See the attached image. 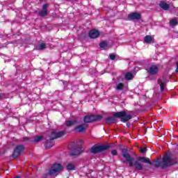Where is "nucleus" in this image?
<instances>
[{
    "label": "nucleus",
    "mask_w": 178,
    "mask_h": 178,
    "mask_svg": "<svg viewBox=\"0 0 178 178\" xmlns=\"http://www.w3.org/2000/svg\"><path fill=\"white\" fill-rule=\"evenodd\" d=\"M121 152L122 157L124 158L122 163H129L130 168H133V166H134L136 170H143V164L139 163L138 161H134V158H133L129 153L130 152V148L127 147L122 149Z\"/></svg>",
    "instance_id": "obj_1"
},
{
    "label": "nucleus",
    "mask_w": 178,
    "mask_h": 178,
    "mask_svg": "<svg viewBox=\"0 0 178 178\" xmlns=\"http://www.w3.org/2000/svg\"><path fill=\"white\" fill-rule=\"evenodd\" d=\"M65 134H66V132L63 131L57 132L55 129H53L51 131V134L49 139H47V142L45 143V148H52V147H54V143L51 141H53V140H56V138H60V137H63Z\"/></svg>",
    "instance_id": "obj_2"
},
{
    "label": "nucleus",
    "mask_w": 178,
    "mask_h": 178,
    "mask_svg": "<svg viewBox=\"0 0 178 178\" xmlns=\"http://www.w3.org/2000/svg\"><path fill=\"white\" fill-rule=\"evenodd\" d=\"M172 157L169 155H166L164 157H163V161L161 162L159 159H157L154 161V166L156 168H162V169H165V168H168V166H172V165H174V163H172Z\"/></svg>",
    "instance_id": "obj_3"
},
{
    "label": "nucleus",
    "mask_w": 178,
    "mask_h": 178,
    "mask_svg": "<svg viewBox=\"0 0 178 178\" xmlns=\"http://www.w3.org/2000/svg\"><path fill=\"white\" fill-rule=\"evenodd\" d=\"M62 170H63V166L60 163H54L45 176H58V173Z\"/></svg>",
    "instance_id": "obj_4"
},
{
    "label": "nucleus",
    "mask_w": 178,
    "mask_h": 178,
    "mask_svg": "<svg viewBox=\"0 0 178 178\" xmlns=\"http://www.w3.org/2000/svg\"><path fill=\"white\" fill-rule=\"evenodd\" d=\"M115 118H119L121 119V122L123 123H126V122H129L130 119L133 118L131 115L127 114L126 111L117 112L113 115Z\"/></svg>",
    "instance_id": "obj_5"
},
{
    "label": "nucleus",
    "mask_w": 178,
    "mask_h": 178,
    "mask_svg": "<svg viewBox=\"0 0 178 178\" xmlns=\"http://www.w3.org/2000/svg\"><path fill=\"white\" fill-rule=\"evenodd\" d=\"M146 72L150 76H156L159 73V65L156 64H149L146 67Z\"/></svg>",
    "instance_id": "obj_6"
},
{
    "label": "nucleus",
    "mask_w": 178,
    "mask_h": 178,
    "mask_svg": "<svg viewBox=\"0 0 178 178\" xmlns=\"http://www.w3.org/2000/svg\"><path fill=\"white\" fill-rule=\"evenodd\" d=\"M101 119H102V115H86L83 117V122L84 123H92V122H97Z\"/></svg>",
    "instance_id": "obj_7"
},
{
    "label": "nucleus",
    "mask_w": 178,
    "mask_h": 178,
    "mask_svg": "<svg viewBox=\"0 0 178 178\" xmlns=\"http://www.w3.org/2000/svg\"><path fill=\"white\" fill-rule=\"evenodd\" d=\"M109 148V145H102L99 146H93L90 149V152L92 154H98V152H102V151H105Z\"/></svg>",
    "instance_id": "obj_8"
},
{
    "label": "nucleus",
    "mask_w": 178,
    "mask_h": 178,
    "mask_svg": "<svg viewBox=\"0 0 178 178\" xmlns=\"http://www.w3.org/2000/svg\"><path fill=\"white\" fill-rule=\"evenodd\" d=\"M23 151H24V146L23 145H17L13 152V158H19Z\"/></svg>",
    "instance_id": "obj_9"
},
{
    "label": "nucleus",
    "mask_w": 178,
    "mask_h": 178,
    "mask_svg": "<svg viewBox=\"0 0 178 178\" xmlns=\"http://www.w3.org/2000/svg\"><path fill=\"white\" fill-rule=\"evenodd\" d=\"M168 83V79L166 77L163 76L162 78L159 79V86H160V90L162 92L165 91V88H166V83Z\"/></svg>",
    "instance_id": "obj_10"
},
{
    "label": "nucleus",
    "mask_w": 178,
    "mask_h": 178,
    "mask_svg": "<svg viewBox=\"0 0 178 178\" xmlns=\"http://www.w3.org/2000/svg\"><path fill=\"white\" fill-rule=\"evenodd\" d=\"M128 18L131 19V20H140L141 15L138 13H131L128 15Z\"/></svg>",
    "instance_id": "obj_11"
},
{
    "label": "nucleus",
    "mask_w": 178,
    "mask_h": 178,
    "mask_svg": "<svg viewBox=\"0 0 178 178\" xmlns=\"http://www.w3.org/2000/svg\"><path fill=\"white\" fill-rule=\"evenodd\" d=\"M137 159L139 162H142V163H149V165H154V163L151 162V160L149 158L144 156H138Z\"/></svg>",
    "instance_id": "obj_12"
},
{
    "label": "nucleus",
    "mask_w": 178,
    "mask_h": 178,
    "mask_svg": "<svg viewBox=\"0 0 178 178\" xmlns=\"http://www.w3.org/2000/svg\"><path fill=\"white\" fill-rule=\"evenodd\" d=\"M90 38H98L99 37V31L93 29L89 32Z\"/></svg>",
    "instance_id": "obj_13"
},
{
    "label": "nucleus",
    "mask_w": 178,
    "mask_h": 178,
    "mask_svg": "<svg viewBox=\"0 0 178 178\" xmlns=\"http://www.w3.org/2000/svg\"><path fill=\"white\" fill-rule=\"evenodd\" d=\"M83 152V149L81 147H76L74 149L70 152V155L75 156V155H80L81 153Z\"/></svg>",
    "instance_id": "obj_14"
},
{
    "label": "nucleus",
    "mask_w": 178,
    "mask_h": 178,
    "mask_svg": "<svg viewBox=\"0 0 178 178\" xmlns=\"http://www.w3.org/2000/svg\"><path fill=\"white\" fill-rule=\"evenodd\" d=\"M87 124H84L83 125H79L75 127V130L78 133H83V131H86V129H87Z\"/></svg>",
    "instance_id": "obj_15"
},
{
    "label": "nucleus",
    "mask_w": 178,
    "mask_h": 178,
    "mask_svg": "<svg viewBox=\"0 0 178 178\" xmlns=\"http://www.w3.org/2000/svg\"><path fill=\"white\" fill-rule=\"evenodd\" d=\"M105 121L107 124H112L113 123H116V118L114 117H108L105 119Z\"/></svg>",
    "instance_id": "obj_16"
},
{
    "label": "nucleus",
    "mask_w": 178,
    "mask_h": 178,
    "mask_svg": "<svg viewBox=\"0 0 178 178\" xmlns=\"http://www.w3.org/2000/svg\"><path fill=\"white\" fill-rule=\"evenodd\" d=\"M75 124H77V120L76 118L66 122L67 127H72V126H74Z\"/></svg>",
    "instance_id": "obj_17"
},
{
    "label": "nucleus",
    "mask_w": 178,
    "mask_h": 178,
    "mask_svg": "<svg viewBox=\"0 0 178 178\" xmlns=\"http://www.w3.org/2000/svg\"><path fill=\"white\" fill-rule=\"evenodd\" d=\"M159 6L163 10H169V4H167L165 1H161L159 3Z\"/></svg>",
    "instance_id": "obj_18"
},
{
    "label": "nucleus",
    "mask_w": 178,
    "mask_h": 178,
    "mask_svg": "<svg viewBox=\"0 0 178 178\" xmlns=\"http://www.w3.org/2000/svg\"><path fill=\"white\" fill-rule=\"evenodd\" d=\"M144 41L146 44H151L152 42V37L151 35H146L144 38Z\"/></svg>",
    "instance_id": "obj_19"
},
{
    "label": "nucleus",
    "mask_w": 178,
    "mask_h": 178,
    "mask_svg": "<svg viewBox=\"0 0 178 178\" xmlns=\"http://www.w3.org/2000/svg\"><path fill=\"white\" fill-rule=\"evenodd\" d=\"M133 77H134V76L133 75V74L131 72H127L125 74V79L126 80H132Z\"/></svg>",
    "instance_id": "obj_20"
},
{
    "label": "nucleus",
    "mask_w": 178,
    "mask_h": 178,
    "mask_svg": "<svg viewBox=\"0 0 178 178\" xmlns=\"http://www.w3.org/2000/svg\"><path fill=\"white\" fill-rule=\"evenodd\" d=\"M76 169V167L74 166V164L70 163L67 165V170H74Z\"/></svg>",
    "instance_id": "obj_21"
},
{
    "label": "nucleus",
    "mask_w": 178,
    "mask_h": 178,
    "mask_svg": "<svg viewBox=\"0 0 178 178\" xmlns=\"http://www.w3.org/2000/svg\"><path fill=\"white\" fill-rule=\"evenodd\" d=\"M45 48H47V44L45 43H41L36 47V49H38L39 51H42V49H45Z\"/></svg>",
    "instance_id": "obj_22"
},
{
    "label": "nucleus",
    "mask_w": 178,
    "mask_h": 178,
    "mask_svg": "<svg viewBox=\"0 0 178 178\" xmlns=\"http://www.w3.org/2000/svg\"><path fill=\"white\" fill-rule=\"evenodd\" d=\"M170 26H177V24H178L177 19L174 18V19H171L170 21Z\"/></svg>",
    "instance_id": "obj_23"
},
{
    "label": "nucleus",
    "mask_w": 178,
    "mask_h": 178,
    "mask_svg": "<svg viewBox=\"0 0 178 178\" xmlns=\"http://www.w3.org/2000/svg\"><path fill=\"white\" fill-rule=\"evenodd\" d=\"M124 87V85L123 83H120L117 84L115 88H116L117 91H122V90H123Z\"/></svg>",
    "instance_id": "obj_24"
},
{
    "label": "nucleus",
    "mask_w": 178,
    "mask_h": 178,
    "mask_svg": "<svg viewBox=\"0 0 178 178\" xmlns=\"http://www.w3.org/2000/svg\"><path fill=\"white\" fill-rule=\"evenodd\" d=\"M39 15L40 16H41L42 17H44L45 16H47V15H48V12L47 10H42V11L39 12Z\"/></svg>",
    "instance_id": "obj_25"
},
{
    "label": "nucleus",
    "mask_w": 178,
    "mask_h": 178,
    "mask_svg": "<svg viewBox=\"0 0 178 178\" xmlns=\"http://www.w3.org/2000/svg\"><path fill=\"white\" fill-rule=\"evenodd\" d=\"M43 136H36L33 140V143H38L40 141H42L43 140Z\"/></svg>",
    "instance_id": "obj_26"
},
{
    "label": "nucleus",
    "mask_w": 178,
    "mask_h": 178,
    "mask_svg": "<svg viewBox=\"0 0 178 178\" xmlns=\"http://www.w3.org/2000/svg\"><path fill=\"white\" fill-rule=\"evenodd\" d=\"M108 44L105 42H102L99 44L100 48H105Z\"/></svg>",
    "instance_id": "obj_27"
},
{
    "label": "nucleus",
    "mask_w": 178,
    "mask_h": 178,
    "mask_svg": "<svg viewBox=\"0 0 178 178\" xmlns=\"http://www.w3.org/2000/svg\"><path fill=\"white\" fill-rule=\"evenodd\" d=\"M109 56L111 60H115V59H116V56L114 54H110Z\"/></svg>",
    "instance_id": "obj_28"
},
{
    "label": "nucleus",
    "mask_w": 178,
    "mask_h": 178,
    "mask_svg": "<svg viewBox=\"0 0 178 178\" xmlns=\"http://www.w3.org/2000/svg\"><path fill=\"white\" fill-rule=\"evenodd\" d=\"M140 151L142 154H145V152H147V147H141Z\"/></svg>",
    "instance_id": "obj_29"
},
{
    "label": "nucleus",
    "mask_w": 178,
    "mask_h": 178,
    "mask_svg": "<svg viewBox=\"0 0 178 178\" xmlns=\"http://www.w3.org/2000/svg\"><path fill=\"white\" fill-rule=\"evenodd\" d=\"M30 138H29L28 137H24V138H22V143H26V141H29Z\"/></svg>",
    "instance_id": "obj_30"
},
{
    "label": "nucleus",
    "mask_w": 178,
    "mask_h": 178,
    "mask_svg": "<svg viewBox=\"0 0 178 178\" xmlns=\"http://www.w3.org/2000/svg\"><path fill=\"white\" fill-rule=\"evenodd\" d=\"M111 154H112V155H114V156L118 155V151H116V149H113V150L111 151Z\"/></svg>",
    "instance_id": "obj_31"
},
{
    "label": "nucleus",
    "mask_w": 178,
    "mask_h": 178,
    "mask_svg": "<svg viewBox=\"0 0 178 178\" xmlns=\"http://www.w3.org/2000/svg\"><path fill=\"white\" fill-rule=\"evenodd\" d=\"M48 4H44L43 6H42V9H43V10H47V9H48Z\"/></svg>",
    "instance_id": "obj_32"
},
{
    "label": "nucleus",
    "mask_w": 178,
    "mask_h": 178,
    "mask_svg": "<svg viewBox=\"0 0 178 178\" xmlns=\"http://www.w3.org/2000/svg\"><path fill=\"white\" fill-rule=\"evenodd\" d=\"M0 99H5V94L3 93L0 94Z\"/></svg>",
    "instance_id": "obj_33"
},
{
    "label": "nucleus",
    "mask_w": 178,
    "mask_h": 178,
    "mask_svg": "<svg viewBox=\"0 0 178 178\" xmlns=\"http://www.w3.org/2000/svg\"><path fill=\"white\" fill-rule=\"evenodd\" d=\"M177 72H178V62H177V69L175 70Z\"/></svg>",
    "instance_id": "obj_34"
},
{
    "label": "nucleus",
    "mask_w": 178,
    "mask_h": 178,
    "mask_svg": "<svg viewBox=\"0 0 178 178\" xmlns=\"http://www.w3.org/2000/svg\"><path fill=\"white\" fill-rule=\"evenodd\" d=\"M65 1H67V2H70V1H72L73 0H65Z\"/></svg>",
    "instance_id": "obj_35"
}]
</instances>
